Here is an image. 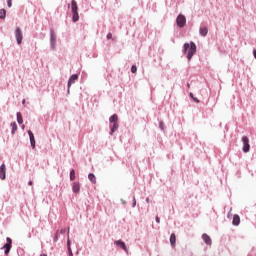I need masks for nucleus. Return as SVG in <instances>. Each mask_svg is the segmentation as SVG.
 <instances>
[{"mask_svg":"<svg viewBox=\"0 0 256 256\" xmlns=\"http://www.w3.org/2000/svg\"><path fill=\"white\" fill-rule=\"evenodd\" d=\"M163 127H164L163 122H160V129H162V130H163Z\"/></svg>","mask_w":256,"mask_h":256,"instance_id":"obj_29","label":"nucleus"},{"mask_svg":"<svg viewBox=\"0 0 256 256\" xmlns=\"http://www.w3.org/2000/svg\"><path fill=\"white\" fill-rule=\"evenodd\" d=\"M11 127H12V135H15V131H17V123L12 122Z\"/></svg>","mask_w":256,"mask_h":256,"instance_id":"obj_22","label":"nucleus"},{"mask_svg":"<svg viewBox=\"0 0 256 256\" xmlns=\"http://www.w3.org/2000/svg\"><path fill=\"white\" fill-rule=\"evenodd\" d=\"M70 181H75V170L70 171Z\"/></svg>","mask_w":256,"mask_h":256,"instance_id":"obj_23","label":"nucleus"},{"mask_svg":"<svg viewBox=\"0 0 256 256\" xmlns=\"http://www.w3.org/2000/svg\"><path fill=\"white\" fill-rule=\"evenodd\" d=\"M242 143H243V152L249 153L251 146L249 145V138L247 136L242 137Z\"/></svg>","mask_w":256,"mask_h":256,"instance_id":"obj_2","label":"nucleus"},{"mask_svg":"<svg viewBox=\"0 0 256 256\" xmlns=\"http://www.w3.org/2000/svg\"><path fill=\"white\" fill-rule=\"evenodd\" d=\"M115 245H117V247H120L121 249H123L126 253L128 252L127 246L125 245V242L117 240L115 242Z\"/></svg>","mask_w":256,"mask_h":256,"instance_id":"obj_11","label":"nucleus"},{"mask_svg":"<svg viewBox=\"0 0 256 256\" xmlns=\"http://www.w3.org/2000/svg\"><path fill=\"white\" fill-rule=\"evenodd\" d=\"M253 55L256 58V50L253 51Z\"/></svg>","mask_w":256,"mask_h":256,"instance_id":"obj_34","label":"nucleus"},{"mask_svg":"<svg viewBox=\"0 0 256 256\" xmlns=\"http://www.w3.org/2000/svg\"><path fill=\"white\" fill-rule=\"evenodd\" d=\"M232 223L233 225H239V223H241V218H239V215H234Z\"/></svg>","mask_w":256,"mask_h":256,"instance_id":"obj_17","label":"nucleus"},{"mask_svg":"<svg viewBox=\"0 0 256 256\" xmlns=\"http://www.w3.org/2000/svg\"><path fill=\"white\" fill-rule=\"evenodd\" d=\"M77 79H79V75H77V74H74L69 78V80H68V91H69V89H71V85H73V83H75V81H77Z\"/></svg>","mask_w":256,"mask_h":256,"instance_id":"obj_6","label":"nucleus"},{"mask_svg":"<svg viewBox=\"0 0 256 256\" xmlns=\"http://www.w3.org/2000/svg\"><path fill=\"white\" fill-rule=\"evenodd\" d=\"M6 171H7V167L5 166V164H2L0 166V179H2V181L5 180Z\"/></svg>","mask_w":256,"mask_h":256,"instance_id":"obj_7","label":"nucleus"},{"mask_svg":"<svg viewBox=\"0 0 256 256\" xmlns=\"http://www.w3.org/2000/svg\"><path fill=\"white\" fill-rule=\"evenodd\" d=\"M118 120L119 117L117 116V114L112 115L109 119L110 123H117Z\"/></svg>","mask_w":256,"mask_h":256,"instance_id":"obj_18","label":"nucleus"},{"mask_svg":"<svg viewBox=\"0 0 256 256\" xmlns=\"http://www.w3.org/2000/svg\"><path fill=\"white\" fill-rule=\"evenodd\" d=\"M176 243H177V236L175 235V233H172L170 236V244L172 245V247H175Z\"/></svg>","mask_w":256,"mask_h":256,"instance_id":"obj_13","label":"nucleus"},{"mask_svg":"<svg viewBox=\"0 0 256 256\" xmlns=\"http://www.w3.org/2000/svg\"><path fill=\"white\" fill-rule=\"evenodd\" d=\"M7 243L4 245L3 249H5V255H9V252L11 251V245L13 243V240L11 238H6Z\"/></svg>","mask_w":256,"mask_h":256,"instance_id":"obj_5","label":"nucleus"},{"mask_svg":"<svg viewBox=\"0 0 256 256\" xmlns=\"http://www.w3.org/2000/svg\"><path fill=\"white\" fill-rule=\"evenodd\" d=\"M13 0H7V5L8 7H12L13 6Z\"/></svg>","mask_w":256,"mask_h":256,"instance_id":"obj_25","label":"nucleus"},{"mask_svg":"<svg viewBox=\"0 0 256 256\" xmlns=\"http://www.w3.org/2000/svg\"><path fill=\"white\" fill-rule=\"evenodd\" d=\"M67 247L68 248L71 247V241L70 240H68V242H67Z\"/></svg>","mask_w":256,"mask_h":256,"instance_id":"obj_28","label":"nucleus"},{"mask_svg":"<svg viewBox=\"0 0 256 256\" xmlns=\"http://www.w3.org/2000/svg\"><path fill=\"white\" fill-rule=\"evenodd\" d=\"M71 251H73V250H71V246H69L68 247V253L71 254Z\"/></svg>","mask_w":256,"mask_h":256,"instance_id":"obj_32","label":"nucleus"},{"mask_svg":"<svg viewBox=\"0 0 256 256\" xmlns=\"http://www.w3.org/2000/svg\"><path fill=\"white\" fill-rule=\"evenodd\" d=\"M72 191L73 193H79V191H81V184H79V182H74L72 185Z\"/></svg>","mask_w":256,"mask_h":256,"instance_id":"obj_10","label":"nucleus"},{"mask_svg":"<svg viewBox=\"0 0 256 256\" xmlns=\"http://www.w3.org/2000/svg\"><path fill=\"white\" fill-rule=\"evenodd\" d=\"M17 121L19 125L23 124V116L21 115V112L17 113Z\"/></svg>","mask_w":256,"mask_h":256,"instance_id":"obj_21","label":"nucleus"},{"mask_svg":"<svg viewBox=\"0 0 256 256\" xmlns=\"http://www.w3.org/2000/svg\"><path fill=\"white\" fill-rule=\"evenodd\" d=\"M106 37H107V39H113V34L108 33Z\"/></svg>","mask_w":256,"mask_h":256,"instance_id":"obj_26","label":"nucleus"},{"mask_svg":"<svg viewBox=\"0 0 256 256\" xmlns=\"http://www.w3.org/2000/svg\"><path fill=\"white\" fill-rule=\"evenodd\" d=\"M199 33L202 37H207L209 30L207 29V27H202V28H200Z\"/></svg>","mask_w":256,"mask_h":256,"instance_id":"obj_14","label":"nucleus"},{"mask_svg":"<svg viewBox=\"0 0 256 256\" xmlns=\"http://www.w3.org/2000/svg\"><path fill=\"white\" fill-rule=\"evenodd\" d=\"M156 223H161V220L159 219V216H156Z\"/></svg>","mask_w":256,"mask_h":256,"instance_id":"obj_27","label":"nucleus"},{"mask_svg":"<svg viewBox=\"0 0 256 256\" xmlns=\"http://www.w3.org/2000/svg\"><path fill=\"white\" fill-rule=\"evenodd\" d=\"M147 203H149V198L146 199Z\"/></svg>","mask_w":256,"mask_h":256,"instance_id":"obj_37","label":"nucleus"},{"mask_svg":"<svg viewBox=\"0 0 256 256\" xmlns=\"http://www.w3.org/2000/svg\"><path fill=\"white\" fill-rule=\"evenodd\" d=\"M131 72H132V73H137V66L133 65V66L131 67Z\"/></svg>","mask_w":256,"mask_h":256,"instance_id":"obj_24","label":"nucleus"},{"mask_svg":"<svg viewBox=\"0 0 256 256\" xmlns=\"http://www.w3.org/2000/svg\"><path fill=\"white\" fill-rule=\"evenodd\" d=\"M119 129V124L118 123H114L113 127L111 129L110 134L113 135V133H115V131H117Z\"/></svg>","mask_w":256,"mask_h":256,"instance_id":"obj_19","label":"nucleus"},{"mask_svg":"<svg viewBox=\"0 0 256 256\" xmlns=\"http://www.w3.org/2000/svg\"><path fill=\"white\" fill-rule=\"evenodd\" d=\"M190 97H191V99H194V98H195V96H193V93H192V92L190 93Z\"/></svg>","mask_w":256,"mask_h":256,"instance_id":"obj_33","label":"nucleus"},{"mask_svg":"<svg viewBox=\"0 0 256 256\" xmlns=\"http://www.w3.org/2000/svg\"><path fill=\"white\" fill-rule=\"evenodd\" d=\"M69 256H73V251H70V254H69Z\"/></svg>","mask_w":256,"mask_h":256,"instance_id":"obj_36","label":"nucleus"},{"mask_svg":"<svg viewBox=\"0 0 256 256\" xmlns=\"http://www.w3.org/2000/svg\"><path fill=\"white\" fill-rule=\"evenodd\" d=\"M184 53L187 55V59L188 61H191V59H193V56L195 55V53H197V45H195L194 42L189 43H185L184 44Z\"/></svg>","mask_w":256,"mask_h":256,"instance_id":"obj_1","label":"nucleus"},{"mask_svg":"<svg viewBox=\"0 0 256 256\" xmlns=\"http://www.w3.org/2000/svg\"><path fill=\"white\" fill-rule=\"evenodd\" d=\"M28 135H29L31 147L32 149H35V135L31 130H28Z\"/></svg>","mask_w":256,"mask_h":256,"instance_id":"obj_8","label":"nucleus"},{"mask_svg":"<svg viewBox=\"0 0 256 256\" xmlns=\"http://www.w3.org/2000/svg\"><path fill=\"white\" fill-rule=\"evenodd\" d=\"M40 256H47V255H45V254H42V255H40Z\"/></svg>","mask_w":256,"mask_h":256,"instance_id":"obj_38","label":"nucleus"},{"mask_svg":"<svg viewBox=\"0 0 256 256\" xmlns=\"http://www.w3.org/2000/svg\"><path fill=\"white\" fill-rule=\"evenodd\" d=\"M202 239L206 243V245H211L212 240H211V237L209 235L203 234Z\"/></svg>","mask_w":256,"mask_h":256,"instance_id":"obj_12","label":"nucleus"},{"mask_svg":"<svg viewBox=\"0 0 256 256\" xmlns=\"http://www.w3.org/2000/svg\"><path fill=\"white\" fill-rule=\"evenodd\" d=\"M71 11H72V13L79 12V6H77V1H75V0L71 1Z\"/></svg>","mask_w":256,"mask_h":256,"instance_id":"obj_9","label":"nucleus"},{"mask_svg":"<svg viewBox=\"0 0 256 256\" xmlns=\"http://www.w3.org/2000/svg\"><path fill=\"white\" fill-rule=\"evenodd\" d=\"M72 21L77 23L79 21V12H72Z\"/></svg>","mask_w":256,"mask_h":256,"instance_id":"obj_16","label":"nucleus"},{"mask_svg":"<svg viewBox=\"0 0 256 256\" xmlns=\"http://www.w3.org/2000/svg\"><path fill=\"white\" fill-rule=\"evenodd\" d=\"M7 16V11L5 9H0V19H5Z\"/></svg>","mask_w":256,"mask_h":256,"instance_id":"obj_20","label":"nucleus"},{"mask_svg":"<svg viewBox=\"0 0 256 256\" xmlns=\"http://www.w3.org/2000/svg\"><path fill=\"white\" fill-rule=\"evenodd\" d=\"M28 185L30 186L33 185V181H29Z\"/></svg>","mask_w":256,"mask_h":256,"instance_id":"obj_35","label":"nucleus"},{"mask_svg":"<svg viewBox=\"0 0 256 256\" xmlns=\"http://www.w3.org/2000/svg\"><path fill=\"white\" fill-rule=\"evenodd\" d=\"M193 101H195V103H199V100L197 98H193Z\"/></svg>","mask_w":256,"mask_h":256,"instance_id":"obj_31","label":"nucleus"},{"mask_svg":"<svg viewBox=\"0 0 256 256\" xmlns=\"http://www.w3.org/2000/svg\"><path fill=\"white\" fill-rule=\"evenodd\" d=\"M176 23L178 27H185V23H187V18L184 15H179L176 19Z\"/></svg>","mask_w":256,"mask_h":256,"instance_id":"obj_4","label":"nucleus"},{"mask_svg":"<svg viewBox=\"0 0 256 256\" xmlns=\"http://www.w3.org/2000/svg\"><path fill=\"white\" fill-rule=\"evenodd\" d=\"M15 37L18 45H21V43H23V32L21 31V28H16Z\"/></svg>","mask_w":256,"mask_h":256,"instance_id":"obj_3","label":"nucleus"},{"mask_svg":"<svg viewBox=\"0 0 256 256\" xmlns=\"http://www.w3.org/2000/svg\"><path fill=\"white\" fill-rule=\"evenodd\" d=\"M133 207H135V205H137V201L135 200V198L133 199Z\"/></svg>","mask_w":256,"mask_h":256,"instance_id":"obj_30","label":"nucleus"},{"mask_svg":"<svg viewBox=\"0 0 256 256\" xmlns=\"http://www.w3.org/2000/svg\"><path fill=\"white\" fill-rule=\"evenodd\" d=\"M88 179H89V181H91V183H93L94 185H95V183H97V178L95 177V174H93V173H90V174L88 175Z\"/></svg>","mask_w":256,"mask_h":256,"instance_id":"obj_15","label":"nucleus"}]
</instances>
